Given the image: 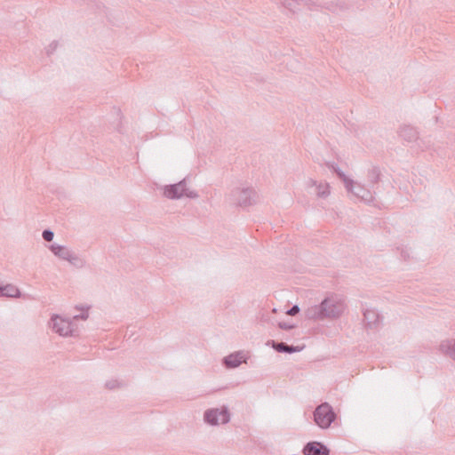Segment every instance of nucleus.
Returning <instances> with one entry per match:
<instances>
[{
    "label": "nucleus",
    "mask_w": 455,
    "mask_h": 455,
    "mask_svg": "<svg viewBox=\"0 0 455 455\" xmlns=\"http://www.w3.org/2000/svg\"><path fill=\"white\" fill-rule=\"evenodd\" d=\"M344 310V300L338 295H331L325 297L318 305L308 307L305 317L309 320L337 319Z\"/></svg>",
    "instance_id": "f257e3e1"
},
{
    "label": "nucleus",
    "mask_w": 455,
    "mask_h": 455,
    "mask_svg": "<svg viewBox=\"0 0 455 455\" xmlns=\"http://www.w3.org/2000/svg\"><path fill=\"white\" fill-rule=\"evenodd\" d=\"M187 179L184 178L177 183L164 186V196L172 200H178L183 196L190 199L197 198L199 196L198 193L188 188Z\"/></svg>",
    "instance_id": "f03ea898"
},
{
    "label": "nucleus",
    "mask_w": 455,
    "mask_h": 455,
    "mask_svg": "<svg viewBox=\"0 0 455 455\" xmlns=\"http://www.w3.org/2000/svg\"><path fill=\"white\" fill-rule=\"evenodd\" d=\"M313 416L315 425L322 429L329 428L337 419V414L332 406L327 402L316 406Z\"/></svg>",
    "instance_id": "7ed1b4c3"
},
{
    "label": "nucleus",
    "mask_w": 455,
    "mask_h": 455,
    "mask_svg": "<svg viewBox=\"0 0 455 455\" xmlns=\"http://www.w3.org/2000/svg\"><path fill=\"white\" fill-rule=\"evenodd\" d=\"M50 324L56 333L60 336L75 337L78 335V330L76 323L73 321L63 318L59 315H53L51 318Z\"/></svg>",
    "instance_id": "20e7f679"
},
{
    "label": "nucleus",
    "mask_w": 455,
    "mask_h": 455,
    "mask_svg": "<svg viewBox=\"0 0 455 455\" xmlns=\"http://www.w3.org/2000/svg\"><path fill=\"white\" fill-rule=\"evenodd\" d=\"M204 421L210 426L227 424L230 421V411L228 406L209 408L204 412Z\"/></svg>",
    "instance_id": "39448f33"
},
{
    "label": "nucleus",
    "mask_w": 455,
    "mask_h": 455,
    "mask_svg": "<svg viewBox=\"0 0 455 455\" xmlns=\"http://www.w3.org/2000/svg\"><path fill=\"white\" fill-rule=\"evenodd\" d=\"M231 199L240 207H248L256 204L258 195L252 188H235L231 190Z\"/></svg>",
    "instance_id": "423d86ee"
},
{
    "label": "nucleus",
    "mask_w": 455,
    "mask_h": 455,
    "mask_svg": "<svg viewBox=\"0 0 455 455\" xmlns=\"http://www.w3.org/2000/svg\"><path fill=\"white\" fill-rule=\"evenodd\" d=\"M249 352L244 350L235 351L221 359V363L226 369H235L239 367L241 364L245 363L248 366H251L249 363L250 361Z\"/></svg>",
    "instance_id": "0eeeda50"
},
{
    "label": "nucleus",
    "mask_w": 455,
    "mask_h": 455,
    "mask_svg": "<svg viewBox=\"0 0 455 455\" xmlns=\"http://www.w3.org/2000/svg\"><path fill=\"white\" fill-rule=\"evenodd\" d=\"M347 190L353 194L355 197L365 203H371L374 199V195L377 194L376 190L366 188L361 184H358L353 180L351 187H345Z\"/></svg>",
    "instance_id": "6e6552de"
},
{
    "label": "nucleus",
    "mask_w": 455,
    "mask_h": 455,
    "mask_svg": "<svg viewBox=\"0 0 455 455\" xmlns=\"http://www.w3.org/2000/svg\"><path fill=\"white\" fill-rule=\"evenodd\" d=\"M330 449L322 442H307L302 450L303 455H330Z\"/></svg>",
    "instance_id": "1a4fd4ad"
},
{
    "label": "nucleus",
    "mask_w": 455,
    "mask_h": 455,
    "mask_svg": "<svg viewBox=\"0 0 455 455\" xmlns=\"http://www.w3.org/2000/svg\"><path fill=\"white\" fill-rule=\"evenodd\" d=\"M398 136L405 142L411 143L419 140L418 130L411 124H403L397 130Z\"/></svg>",
    "instance_id": "9d476101"
},
{
    "label": "nucleus",
    "mask_w": 455,
    "mask_h": 455,
    "mask_svg": "<svg viewBox=\"0 0 455 455\" xmlns=\"http://www.w3.org/2000/svg\"><path fill=\"white\" fill-rule=\"evenodd\" d=\"M267 346L272 347L274 350H275L278 353L292 354L295 352H299L301 349L299 346L288 345L287 343H285L283 341H276L274 339L267 340Z\"/></svg>",
    "instance_id": "9b49d317"
},
{
    "label": "nucleus",
    "mask_w": 455,
    "mask_h": 455,
    "mask_svg": "<svg viewBox=\"0 0 455 455\" xmlns=\"http://www.w3.org/2000/svg\"><path fill=\"white\" fill-rule=\"evenodd\" d=\"M282 4L284 8L295 13L301 10L302 6H307L311 9L310 5L312 4L311 0H283Z\"/></svg>",
    "instance_id": "f8f14e48"
},
{
    "label": "nucleus",
    "mask_w": 455,
    "mask_h": 455,
    "mask_svg": "<svg viewBox=\"0 0 455 455\" xmlns=\"http://www.w3.org/2000/svg\"><path fill=\"white\" fill-rule=\"evenodd\" d=\"M325 165L327 166V168L334 174H336V176L341 180L345 185V187H348L350 186L351 187V183L353 182V180L348 178L345 172L338 166L337 164L335 163H331V162H326L325 163Z\"/></svg>",
    "instance_id": "ddd939ff"
},
{
    "label": "nucleus",
    "mask_w": 455,
    "mask_h": 455,
    "mask_svg": "<svg viewBox=\"0 0 455 455\" xmlns=\"http://www.w3.org/2000/svg\"><path fill=\"white\" fill-rule=\"evenodd\" d=\"M440 351L455 361V339L443 340L439 345Z\"/></svg>",
    "instance_id": "4468645a"
},
{
    "label": "nucleus",
    "mask_w": 455,
    "mask_h": 455,
    "mask_svg": "<svg viewBox=\"0 0 455 455\" xmlns=\"http://www.w3.org/2000/svg\"><path fill=\"white\" fill-rule=\"evenodd\" d=\"M309 184L311 187H315V193L320 198H325L330 194V186L328 183H317L316 180L312 179L309 180Z\"/></svg>",
    "instance_id": "2eb2a0df"
},
{
    "label": "nucleus",
    "mask_w": 455,
    "mask_h": 455,
    "mask_svg": "<svg viewBox=\"0 0 455 455\" xmlns=\"http://www.w3.org/2000/svg\"><path fill=\"white\" fill-rule=\"evenodd\" d=\"M49 249L56 257L64 260H67L72 252L66 246L58 243L51 244Z\"/></svg>",
    "instance_id": "dca6fc26"
},
{
    "label": "nucleus",
    "mask_w": 455,
    "mask_h": 455,
    "mask_svg": "<svg viewBox=\"0 0 455 455\" xmlns=\"http://www.w3.org/2000/svg\"><path fill=\"white\" fill-rule=\"evenodd\" d=\"M381 171L379 167L373 166L371 170L368 172V181L371 185V189L376 190L378 188H375V186L381 180Z\"/></svg>",
    "instance_id": "f3484780"
},
{
    "label": "nucleus",
    "mask_w": 455,
    "mask_h": 455,
    "mask_svg": "<svg viewBox=\"0 0 455 455\" xmlns=\"http://www.w3.org/2000/svg\"><path fill=\"white\" fill-rule=\"evenodd\" d=\"M379 315L374 310H366L363 313V320L369 328L376 327L379 322Z\"/></svg>",
    "instance_id": "a211bd4d"
},
{
    "label": "nucleus",
    "mask_w": 455,
    "mask_h": 455,
    "mask_svg": "<svg viewBox=\"0 0 455 455\" xmlns=\"http://www.w3.org/2000/svg\"><path fill=\"white\" fill-rule=\"evenodd\" d=\"M4 291H5V297H9V298L20 297V291L19 288L11 283L5 284Z\"/></svg>",
    "instance_id": "6ab92c4d"
},
{
    "label": "nucleus",
    "mask_w": 455,
    "mask_h": 455,
    "mask_svg": "<svg viewBox=\"0 0 455 455\" xmlns=\"http://www.w3.org/2000/svg\"><path fill=\"white\" fill-rule=\"evenodd\" d=\"M67 261L78 268H81L84 266V260L74 252H71L70 257L67 259Z\"/></svg>",
    "instance_id": "aec40b11"
},
{
    "label": "nucleus",
    "mask_w": 455,
    "mask_h": 455,
    "mask_svg": "<svg viewBox=\"0 0 455 455\" xmlns=\"http://www.w3.org/2000/svg\"><path fill=\"white\" fill-rule=\"evenodd\" d=\"M125 386H126V383L124 381L118 380V379H110V380L107 381L105 384V387L110 390L115 389V388L124 387Z\"/></svg>",
    "instance_id": "412c9836"
},
{
    "label": "nucleus",
    "mask_w": 455,
    "mask_h": 455,
    "mask_svg": "<svg viewBox=\"0 0 455 455\" xmlns=\"http://www.w3.org/2000/svg\"><path fill=\"white\" fill-rule=\"evenodd\" d=\"M42 237L44 241L51 242L54 237V233L50 228H45L43 230Z\"/></svg>",
    "instance_id": "4be33fe9"
},
{
    "label": "nucleus",
    "mask_w": 455,
    "mask_h": 455,
    "mask_svg": "<svg viewBox=\"0 0 455 455\" xmlns=\"http://www.w3.org/2000/svg\"><path fill=\"white\" fill-rule=\"evenodd\" d=\"M89 307H86L80 315H76L73 317L74 320H86L89 316Z\"/></svg>",
    "instance_id": "5701e85b"
},
{
    "label": "nucleus",
    "mask_w": 455,
    "mask_h": 455,
    "mask_svg": "<svg viewBox=\"0 0 455 455\" xmlns=\"http://www.w3.org/2000/svg\"><path fill=\"white\" fill-rule=\"evenodd\" d=\"M277 326L282 329V330H285V331H290L291 329H294L296 327L295 324L293 323H285V322H279L277 323Z\"/></svg>",
    "instance_id": "b1692460"
},
{
    "label": "nucleus",
    "mask_w": 455,
    "mask_h": 455,
    "mask_svg": "<svg viewBox=\"0 0 455 455\" xmlns=\"http://www.w3.org/2000/svg\"><path fill=\"white\" fill-rule=\"evenodd\" d=\"M57 47H58V41L52 42L46 50L47 55L50 56L51 54H52L55 52V50L57 49Z\"/></svg>",
    "instance_id": "393cba45"
},
{
    "label": "nucleus",
    "mask_w": 455,
    "mask_h": 455,
    "mask_svg": "<svg viewBox=\"0 0 455 455\" xmlns=\"http://www.w3.org/2000/svg\"><path fill=\"white\" fill-rule=\"evenodd\" d=\"M299 310L300 309H299V306L294 305L286 311V314L289 315H296L299 312Z\"/></svg>",
    "instance_id": "a878e982"
},
{
    "label": "nucleus",
    "mask_w": 455,
    "mask_h": 455,
    "mask_svg": "<svg viewBox=\"0 0 455 455\" xmlns=\"http://www.w3.org/2000/svg\"><path fill=\"white\" fill-rule=\"evenodd\" d=\"M259 321L262 323H270L271 318L267 314L263 313V314H261V315L259 317Z\"/></svg>",
    "instance_id": "bb28decb"
},
{
    "label": "nucleus",
    "mask_w": 455,
    "mask_h": 455,
    "mask_svg": "<svg viewBox=\"0 0 455 455\" xmlns=\"http://www.w3.org/2000/svg\"><path fill=\"white\" fill-rule=\"evenodd\" d=\"M4 286L2 282H0V297H5Z\"/></svg>",
    "instance_id": "cd10ccee"
},
{
    "label": "nucleus",
    "mask_w": 455,
    "mask_h": 455,
    "mask_svg": "<svg viewBox=\"0 0 455 455\" xmlns=\"http://www.w3.org/2000/svg\"><path fill=\"white\" fill-rule=\"evenodd\" d=\"M73 1L76 3L86 4H91L92 3H94L93 0H73Z\"/></svg>",
    "instance_id": "c85d7f7f"
},
{
    "label": "nucleus",
    "mask_w": 455,
    "mask_h": 455,
    "mask_svg": "<svg viewBox=\"0 0 455 455\" xmlns=\"http://www.w3.org/2000/svg\"><path fill=\"white\" fill-rule=\"evenodd\" d=\"M402 256L404 258V259L409 257L404 251H402Z\"/></svg>",
    "instance_id": "c756f323"
}]
</instances>
